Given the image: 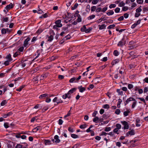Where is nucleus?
I'll return each instance as SVG.
<instances>
[{
    "instance_id": "obj_42",
    "label": "nucleus",
    "mask_w": 148,
    "mask_h": 148,
    "mask_svg": "<svg viewBox=\"0 0 148 148\" xmlns=\"http://www.w3.org/2000/svg\"><path fill=\"white\" fill-rule=\"evenodd\" d=\"M102 108L105 109H108L110 107L108 104H106L103 105L102 106Z\"/></svg>"
},
{
    "instance_id": "obj_46",
    "label": "nucleus",
    "mask_w": 148,
    "mask_h": 148,
    "mask_svg": "<svg viewBox=\"0 0 148 148\" xmlns=\"http://www.w3.org/2000/svg\"><path fill=\"white\" fill-rule=\"evenodd\" d=\"M141 7V6H140L139 8L136 9V12L138 13L142 11V10L140 8Z\"/></svg>"
},
{
    "instance_id": "obj_64",
    "label": "nucleus",
    "mask_w": 148,
    "mask_h": 148,
    "mask_svg": "<svg viewBox=\"0 0 148 148\" xmlns=\"http://www.w3.org/2000/svg\"><path fill=\"white\" fill-rule=\"evenodd\" d=\"M22 145L19 144H17L15 148H22Z\"/></svg>"
},
{
    "instance_id": "obj_9",
    "label": "nucleus",
    "mask_w": 148,
    "mask_h": 148,
    "mask_svg": "<svg viewBox=\"0 0 148 148\" xmlns=\"http://www.w3.org/2000/svg\"><path fill=\"white\" fill-rule=\"evenodd\" d=\"M1 20L3 23L7 22L9 21V18L7 17L3 16Z\"/></svg>"
},
{
    "instance_id": "obj_37",
    "label": "nucleus",
    "mask_w": 148,
    "mask_h": 148,
    "mask_svg": "<svg viewBox=\"0 0 148 148\" xmlns=\"http://www.w3.org/2000/svg\"><path fill=\"white\" fill-rule=\"evenodd\" d=\"M71 38L70 35H68L64 38V40H66L68 39H70Z\"/></svg>"
},
{
    "instance_id": "obj_60",
    "label": "nucleus",
    "mask_w": 148,
    "mask_h": 148,
    "mask_svg": "<svg viewBox=\"0 0 148 148\" xmlns=\"http://www.w3.org/2000/svg\"><path fill=\"white\" fill-rule=\"evenodd\" d=\"M108 9V8L107 7L105 6L104 8H103L102 9H101V12H104L105 11H106Z\"/></svg>"
},
{
    "instance_id": "obj_7",
    "label": "nucleus",
    "mask_w": 148,
    "mask_h": 148,
    "mask_svg": "<svg viewBox=\"0 0 148 148\" xmlns=\"http://www.w3.org/2000/svg\"><path fill=\"white\" fill-rule=\"evenodd\" d=\"M121 122L122 124L124 126L123 127V129L124 130H127L129 128V126L127 122L124 121H121Z\"/></svg>"
},
{
    "instance_id": "obj_34",
    "label": "nucleus",
    "mask_w": 148,
    "mask_h": 148,
    "mask_svg": "<svg viewBox=\"0 0 148 148\" xmlns=\"http://www.w3.org/2000/svg\"><path fill=\"white\" fill-rule=\"evenodd\" d=\"M20 55V53L18 51H16L14 53L13 55V57L14 58H16L17 56H18Z\"/></svg>"
},
{
    "instance_id": "obj_8",
    "label": "nucleus",
    "mask_w": 148,
    "mask_h": 148,
    "mask_svg": "<svg viewBox=\"0 0 148 148\" xmlns=\"http://www.w3.org/2000/svg\"><path fill=\"white\" fill-rule=\"evenodd\" d=\"M13 114V112L12 111H10L7 112L6 114H3L2 116L3 118H6L8 117L11 116Z\"/></svg>"
},
{
    "instance_id": "obj_62",
    "label": "nucleus",
    "mask_w": 148,
    "mask_h": 148,
    "mask_svg": "<svg viewBox=\"0 0 148 148\" xmlns=\"http://www.w3.org/2000/svg\"><path fill=\"white\" fill-rule=\"evenodd\" d=\"M49 13H46L43 15V17L44 18H46L49 16Z\"/></svg>"
},
{
    "instance_id": "obj_32",
    "label": "nucleus",
    "mask_w": 148,
    "mask_h": 148,
    "mask_svg": "<svg viewBox=\"0 0 148 148\" xmlns=\"http://www.w3.org/2000/svg\"><path fill=\"white\" fill-rule=\"evenodd\" d=\"M95 16V15L93 14L88 16L87 18V19L88 20H90L94 18Z\"/></svg>"
},
{
    "instance_id": "obj_36",
    "label": "nucleus",
    "mask_w": 148,
    "mask_h": 148,
    "mask_svg": "<svg viewBox=\"0 0 148 148\" xmlns=\"http://www.w3.org/2000/svg\"><path fill=\"white\" fill-rule=\"evenodd\" d=\"M24 47H25L23 46L21 47L18 49V51L21 52H23L24 49Z\"/></svg>"
},
{
    "instance_id": "obj_24",
    "label": "nucleus",
    "mask_w": 148,
    "mask_h": 148,
    "mask_svg": "<svg viewBox=\"0 0 148 148\" xmlns=\"http://www.w3.org/2000/svg\"><path fill=\"white\" fill-rule=\"evenodd\" d=\"M99 29L100 30L105 29L106 28V26L105 24H102L101 25H99Z\"/></svg>"
},
{
    "instance_id": "obj_25",
    "label": "nucleus",
    "mask_w": 148,
    "mask_h": 148,
    "mask_svg": "<svg viewBox=\"0 0 148 148\" xmlns=\"http://www.w3.org/2000/svg\"><path fill=\"white\" fill-rule=\"evenodd\" d=\"M119 62V59H115L112 61V64L113 65L118 63Z\"/></svg>"
},
{
    "instance_id": "obj_18",
    "label": "nucleus",
    "mask_w": 148,
    "mask_h": 148,
    "mask_svg": "<svg viewBox=\"0 0 148 148\" xmlns=\"http://www.w3.org/2000/svg\"><path fill=\"white\" fill-rule=\"evenodd\" d=\"M44 141L45 145H50L51 143V140H49L44 139Z\"/></svg>"
},
{
    "instance_id": "obj_12",
    "label": "nucleus",
    "mask_w": 148,
    "mask_h": 148,
    "mask_svg": "<svg viewBox=\"0 0 148 148\" xmlns=\"http://www.w3.org/2000/svg\"><path fill=\"white\" fill-rule=\"evenodd\" d=\"M135 101V99H134L133 98H132V97H130L128 99H127V100L125 102V105H126L129 102L131 101Z\"/></svg>"
},
{
    "instance_id": "obj_35",
    "label": "nucleus",
    "mask_w": 148,
    "mask_h": 148,
    "mask_svg": "<svg viewBox=\"0 0 148 148\" xmlns=\"http://www.w3.org/2000/svg\"><path fill=\"white\" fill-rule=\"evenodd\" d=\"M114 14V12L112 10H110V11L107 13V14L109 16L113 15Z\"/></svg>"
},
{
    "instance_id": "obj_30",
    "label": "nucleus",
    "mask_w": 148,
    "mask_h": 148,
    "mask_svg": "<svg viewBox=\"0 0 148 148\" xmlns=\"http://www.w3.org/2000/svg\"><path fill=\"white\" fill-rule=\"evenodd\" d=\"M78 5V4H77V3H75V4L73 6H72L71 7V9L72 10H75L77 8Z\"/></svg>"
},
{
    "instance_id": "obj_22",
    "label": "nucleus",
    "mask_w": 148,
    "mask_h": 148,
    "mask_svg": "<svg viewBox=\"0 0 148 148\" xmlns=\"http://www.w3.org/2000/svg\"><path fill=\"white\" fill-rule=\"evenodd\" d=\"M8 103V100H3L1 103L0 105L1 106H4L5 104Z\"/></svg>"
},
{
    "instance_id": "obj_28",
    "label": "nucleus",
    "mask_w": 148,
    "mask_h": 148,
    "mask_svg": "<svg viewBox=\"0 0 148 148\" xmlns=\"http://www.w3.org/2000/svg\"><path fill=\"white\" fill-rule=\"evenodd\" d=\"M11 61H9L8 60H7L5 61L4 63V64L5 66H7L8 65L11 63Z\"/></svg>"
},
{
    "instance_id": "obj_3",
    "label": "nucleus",
    "mask_w": 148,
    "mask_h": 148,
    "mask_svg": "<svg viewBox=\"0 0 148 148\" xmlns=\"http://www.w3.org/2000/svg\"><path fill=\"white\" fill-rule=\"evenodd\" d=\"M53 103H56V104H55V106L57 105L60 103H62L63 102V101L61 99H59L57 97H55L53 100Z\"/></svg>"
},
{
    "instance_id": "obj_47",
    "label": "nucleus",
    "mask_w": 148,
    "mask_h": 148,
    "mask_svg": "<svg viewBox=\"0 0 148 148\" xmlns=\"http://www.w3.org/2000/svg\"><path fill=\"white\" fill-rule=\"evenodd\" d=\"M71 114V110H70L68 112L67 114L66 115H65L64 117V119H65L66 117L69 116Z\"/></svg>"
},
{
    "instance_id": "obj_23",
    "label": "nucleus",
    "mask_w": 148,
    "mask_h": 148,
    "mask_svg": "<svg viewBox=\"0 0 148 148\" xmlns=\"http://www.w3.org/2000/svg\"><path fill=\"white\" fill-rule=\"evenodd\" d=\"M38 76H37L34 78L33 79V81L35 84H37L38 83Z\"/></svg>"
},
{
    "instance_id": "obj_40",
    "label": "nucleus",
    "mask_w": 148,
    "mask_h": 148,
    "mask_svg": "<svg viewBox=\"0 0 148 148\" xmlns=\"http://www.w3.org/2000/svg\"><path fill=\"white\" fill-rule=\"evenodd\" d=\"M99 119V118L97 116H95V118H94L93 119V121L94 122L97 123Z\"/></svg>"
},
{
    "instance_id": "obj_45",
    "label": "nucleus",
    "mask_w": 148,
    "mask_h": 148,
    "mask_svg": "<svg viewBox=\"0 0 148 148\" xmlns=\"http://www.w3.org/2000/svg\"><path fill=\"white\" fill-rule=\"evenodd\" d=\"M116 128L119 130L121 128V125L119 124H117L116 125Z\"/></svg>"
},
{
    "instance_id": "obj_15",
    "label": "nucleus",
    "mask_w": 148,
    "mask_h": 148,
    "mask_svg": "<svg viewBox=\"0 0 148 148\" xmlns=\"http://www.w3.org/2000/svg\"><path fill=\"white\" fill-rule=\"evenodd\" d=\"M92 29V27H89L87 29L86 26L84 25V32H85L86 33L90 32Z\"/></svg>"
},
{
    "instance_id": "obj_11",
    "label": "nucleus",
    "mask_w": 148,
    "mask_h": 148,
    "mask_svg": "<svg viewBox=\"0 0 148 148\" xmlns=\"http://www.w3.org/2000/svg\"><path fill=\"white\" fill-rule=\"evenodd\" d=\"M135 132L134 130H132L130 131H129L126 134V136H128L129 135L131 136L135 134Z\"/></svg>"
},
{
    "instance_id": "obj_49",
    "label": "nucleus",
    "mask_w": 148,
    "mask_h": 148,
    "mask_svg": "<svg viewBox=\"0 0 148 148\" xmlns=\"http://www.w3.org/2000/svg\"><path fill=\"white\" fill-rule=\"evenodd\" d=\"M116 6V5L115 4H110L109 6V7L110 9H111L113 8H115Z\"/></svg>"
},
{
    "instance_id": "obj_2",
    "label": "nucleus",
    "mask_w": 148,
    "mask_h": 148,
    "mask_svg": "<svg viewBox=\"0 0 148 148\" xmlns=\"http://www.w3.org/2000/svg\"><path fill=\"white\" fill-rule=\"evenodd\" d=\"M14 6V5L11 3L9 5H6L5 8V9L3 10V11L5 14H6L7 12H8L10 10L13 8Z\"/></svg>"
},
{
    "instance_id": "obj_54",
    "label": "nucleus",
    "mask_w": 148,
    "mask_h": 148,
    "mask_svg": "<svg viewBox=\"0 0 148 148\" xmlns=\"http://www.w3.org/2000/svg\"><path fill=\"white\" fill-rule=\"evenodd\" d=\"M119 129L115 128L113 132L114 133H115L117 134H119Z\"/></svg>"
},
{
    "instance_id": "obj_61",
    "label": "nucleus",
    "mask_w": 148,
    "mask_h": 148,
    "mask_svg": "<svg viewBox=\"0 0 148 148\" xmlns=\"http://www.w3.org/2000/svg\"><path fill=\"white\" fill-rule=\"evenodd\" d=\"M63 122V121L62 119H60L58 120V124L60 125H62V124Z\"/></svg>"
},
{
    "instance_id": "obj_52",
    "label": "nucleus",
    "mask_w": 148,
    "mask_h": 148,
    "mask_svg": "<svg viewBox=\"0 0 148 148\" xmlns=\"http://www.w3.org/2000/svg\"><path fill=\"white\" fill-rule=\"evenodd\" d=\"M125 5V3L123 1L121 2L119 4V7H123Z\"/></svg>"
},
{
    "instance_id": "obj_43",
    "label": "nucleus",
    "mask_w": 148,
    "mask_h": 148,
    "mask_svg": "<svg viewBox=\"0 0 148 148\" xmlns=\"http://www.w3.org/2000/svg\"><path fill=\"white\" fill-rule=\"evenodd\" d=\"M1 33L2 34H6L7 33L6 29L5 28H3L1 30Z\"/></svg>"
},
{
    "instance_id": "obj_17",
    "label": "nucleus",
    "mask_w": 148,
    "mask_h": 148,
    "mask_svg": "<svg viewBox=\"0 0 148 148\" xmlns=\"http://www.w3.org/2000/svg\"><path fill=\"white\" fill-rule=\"evenodd\" d=\"M54 139L56 140L55 142L56 143H59L60 142V140L59 139V136L57 135L55 136L54 137Z\"/></svg>"
},
{
    "instance_id": "obj_53",
    "label": "nucleus",
    "mask_w": 148,
    "mask_h": 148,
    "mask_svg": "<svg viewBox=\"0 0 148 148\" xmlns=\"http://www.w3.org/2000/svg\"><path fill=\"white\" fill-rule=\"evenodd\" d=\"M115 25L114 24L110 25L108 26L107 28L108 29H111L113 28L114 27H115Z\"/></svg>"
},
{
    "instance_id": "obj_58",
    "label": "nucleus",
    "mask_w": 148,
    "mask_h": 148,
    "mask_svg": "<svg viewBox=\"0 0 148 148\" xmlns=\"http://www.w3.org/2000/svg\"><path fill=\"white\" fill-rule=\"evenodd\" d=\"M134 101L133 102L132 105V108H134L135 106H136V101Z\"/></svg>"
},
{
    "instance_id": "obj_19",
    "label": "nucleus",
    "mask_w": 148,
    "mask_h": 148,
    "mask_svg": "<svg viewBox=\"0 0 148 148\" xmlns=\"http://www.w3.org/2000/svg\"><path fill=\"white\" fill-rule=\"evenodd\" d=\"M48 94L47 93H45L40 95L39 97V98L40 99H42L45 98V97H48Z\"/></svg>"
},
{
    "instance_id": "obj_63",
    "label": "nucleus",
    "mask_w": 148,
    "mask_h": 148,
    "mask_svg": "<svg viewBox=\"0 0 148 148\" xmlns=\"http://www.w3.org/2000/svg\"><path fill=\"white\" fill-rule=\"evenodd\" d=\"M128 9V7L127 6H123L122 8V10L123 11H126Z\"/></svg>"
},
{
    "instance_id": "obj_5",
    "label": "nucleus",
    "mask_w": 148,
    "mask_h": 148,
    "mask_svg": "<svg viewBox=\"0 0 148 148\" xmlns=\"http://www.w3.org/2000/svg\"><path fill=\"white\" fill-rule=\"evenodd\" d=\"M81 76L79 75L78 77H73L71 78L69 81L70 83H75L78 82L79 80L81 79Z\"/></svg>"
},
{
    "instance_id": "obj_16",
    "label": "nucleus",
    "mask_w": 148,
    "mask_h": 148,
    "mask_svg": "<svg viewBox=\"0 0 148 148\" xmlns=\"http://www.w3.org/2000/svg\"><path fill=\"white\" fill-rule=\"evenodd\" d=\"M5 58L10 61H12L13 60L12 58L11 57V56L10 53L8 54L6 56Z\"/></svg>"
},
{
    "instance_id": "obj_39",
    "label": "nucleus",
    "mask_w": 148,
    "mask_h": 148,
    "mask_svg": "<svg viewBox=\"0 0 148 148\" xmlns=\"http://www.w3.org/2000/svg\"><path fill=\"white\" fill-rule=\"evenodd\" d=\"M130 111L128 110L127 111L124 112L123 113V114L125 116H127L128 115V114L130 113Z\"/></svg>"
},
{
    "instance_id": "obj_41",
    "label": "nucleus",
    "mask_w": 148,
    "mask_h": 148,
    "mask_svg": "<svg viewBox=\"0 0 148 148\" xmlns=\"http://www.w3.org/2000/svg\"><path fill=\"white\" fill-rule=\"evenodd\" d=\"M71 136L73 138H78V135L75 134H71Z\"/></svg>"
},
{
    "instance_id": "obj_55",
    "label": "nucleus",
    "mask_w": 148,
    "mask_h": 148,
    "mask_svg": "<svg viewBox=\"0 0 148 148\" xmlns=\"http://www.w3.org/2000/svg\"><path fill=\"white\" fill-rule=\"evenodd\" d=\"M96 9V7L95 6H93L91 7V12H94Z\"/></svg>"
},
{
    "instance_id": "obj_50",
    "label": "nucleus",
    "mask_w": 148,
    "mask_h": 148,
    "mask_svg": "<svg viewBox=\"0 0 148 148\" xmlns=\"http://www.w3.org/2000/svg\"><path fill=\"white\" fill-rule=\"evenodd\" d=\"M94 86L92 84H90L89 87L87 88V89L88 90H90V88L92 89L94 88Z\"/></svg>"
},
{
    "instance_id": "obj_33",
    "label": "nucleus",
    "mask_w": 148,
    "mask_h": 148,
    "mask_svg": "<svg viewBox=\"0 0 148 148\" xmlns=\"http://www.w3.org/2000/svg\"><path fill=\"white\" fill-rule=\"evenodd\" d=\"M116 92H118L119 95H123V92L122 91H120V89H117L116 90Z\"/></svg>"
},
{
    "instance_id": "obj_4",
    "label": "nucleus",
    "mask_w": 148,
    "mask_h": 148,
    "mask_svg": "<svg viewBox=\"0 0 148 148\" xmlns=\"http://www.w3.org/2000/svg\"><path fill=\"white\" fill-rule=\"evenodd\" d=\"M30 40V38L28 36L24 41L23 43V46L25 48H27L28 47L30 44H29V42Z\"/></svg>"
},
{
    "instance_id": "obj_38",
    "label": "nucleus",
    "mask_w": 148,
    "mask_h": 148,
    "mask_svg": "<svg viewBox=\"0 0 148 148\" xmlns=\"http://www.w3.org/2000/svg\"><path fill=\"white\" fill-rule=\"evenodd\" d=\"M9 124L7 122H5L4 123L3 125L5 128L6 129L8 128L9 127Z\"/></svg>"
},
{
    "instance_id": "obj_56",
    "label": "nucleus",
    "mask_w": 148,
    "mask_h": 148,
    "mask_svg": "<svg viewBox=\"0 0 148 148\" xmlns=\"http://www.w3.org/2000/svg\"><path fill=\"white\" fill-rule=\"evenodd\" d=\"M86 11L87 12H89L90 11V6L89 5H87L86 7Z\"/></svg>"
},
{
    "instance_id": "obj_57",
    "label": "nucleus",
    "mask_w": 148,
    "mask_h": 148,
    "mask_svg": "<svg viewBox=\"0 0 148 148\" xmlns=\"http://www.w3.org/2000/svg\"><path fill=\"white\" fill-rule=\"evenodd\" d=\"M78 88L80 92H83V87H82V86L78 87Z\"/></svg>"
},
{
    "instance_id": "obj_6",
    "label": "nucleus",
    "mask_w": 148,
    "mask_h": 148,
    "mask_svg": "<svg viewBox=\"0 0 148 148\" xmlns=\"http://www.w3.org/2000/svg\"><path fill=\"white\" fill-rule=\"evenodd\" d=\"M126 41L125 40L124 38H123L119 42L117 46L119 47H122L126 44Z\"/></svg>"
},
{
    "instance_id": "obj_1",
    "label": "nucleus",
    "mask_w": 148,
    "mask_h": 148,
    "mask_svg": "<svg viewBox=\"0 0 148 148\" xmlns=\"http://www.w3.org/2000/svg\"><path fill=\"white\" fill-rule=\"evenodd\" d=\"M61 22V21L60 20H58L56 21L55 22L56 25L53 26V29L56 30L57 31H58L59 29L58 28V27H61L62 26V25Z\"/></svg>"
},
{
    "instance_id": "obj_59",
    "label": "nucleus",
    "mask_w": 148,
    "mask_h": 148,
    "mask_svg": "<svg viewBox=\"0 0 148 148\" xmlns=\"http://www.w3.org/2000/svg\"><path fill=\"white\" fill-rule=\"evenodd\" d=\"M120 10V8H116L115 9L114 11L116 13H118L119 12Z\"/></svg>"
},
{
    "instance_id": "obj_48",
    "label": "nucleus",
    "mask_w": 148,
    "mask_h": 148,
    "mask_svg": "<svg viewBox=\"0 0 148 148\" xmlns=\"http://www.w3.org/2000/svg\"><path fill=\"white\" fill-rule=\"evenodd\" d=\"M114 55L115 56H117L119 55V52L117 50H115L113 52Z\"/></svg>"
},
{
    "instance_id": "obj_51",
    "label": "nucleus",
    "mask_w": 148,
    "mask_h": 148,
    "mask_svg": "<svg viewBox=\"0 0 148 148\" xmlns=\"http://www.w3.org/2000/svg\"><path fill=\"white\" fill-rule=\"evenodd\" d=\"M37 37L34 36L33 38L31 40V42H34L36 41L37 40Z\"/></svg>"
},
{
    "instance_id": "obj_27",
    "label": "nucleus",
    "mask_w": 148,
    "mask_h": 148,
    "mask_svg": "<svg viewBox=\"0 0 148 148\" xmlns=\"http://www.w3.org/2000/svg\"><path fill=\"white\" fill-rule=\"evenodd\" d=\"M25 85H23L22 86H20L19 88L18 89H16V91L20 92L21 91L22 89L25 87Z\"/></svg>"
},
{
    "instance_id": "obj_20",
    "label": "nucleus",
    "mask_w": 148,
    "mask_h": 148,
    "mask_svg": "<svg viewBox=\"0 0 148 148\" xmlns=\"http://www.w3.org/2000/svg\"><path fill=\"white\" fill-rule=\"evenodd\" d=\"M36 53H37V56L33 60V61L35 60L36 58H37L38 57H39V56L40 55V50L38 49V50L36 52Z\"/></svg>"
},
{
    "instance_id": "obj_13",
    "label": "nucleus",
    "mask_w": 148,
    "mask_h": 148,
    "mask_svg": "<svg viewBox=\"0 0 148 148\" xmlns=\"http://www.w3.org/2000/svg\"><path fill=\"white\" fill-rule=\"evenodd\" d=\"M17 138H21L22 139H25L26 138V136L25 135H21V134H18L15 136Z\"/></svg>"
},
{
    "instance_id": "obj_44",
    "label": "nucleus",
    "mask_w": 148,
    "mask_h": 148,
    "mask_svg": "<svg viewBox=\"0 0 148 148\" xmlns=\"http://www.w3.org/2000/svg\"><path fill=\"white\" fill-rule=\"evenodd\" d=\"M37 118V116H36L34 117H33L31 120L30 122L31 123L34 122L35 121L36 119V118Z\"/></svg>"
},
{
    "instance_id": "obj_31",
    "label": "nucleus",
    "mask_w": 148,
    "mask_h": 148,
    "mask_svg": "<svg viewBox=\"0 0 148 148\" xmlns=\"http://www.w3.org/2000/svg\"><path fill=\"white\" fill-rule=\"evenodd\" d=\"M27 65L24 61V59H23L21 61V65L23 67H25Z\"/></svg>"
},
{
    "instance_id": "obj_26",
    "label": "nucleus",
    "mask_w": 148,
    "mask_h": 148,
    "mask_svg": "<svg viewBox=\"0 0 148 148\" xmlns=\"http://www.w3.org/2000/svg\"><path fill=\"white\" fill-rule=\"evenodd\" d=\"M42 129V127L40 126H38L34 128V130H36L35 132H37L38 131H40Z\"/></svg>"
},
{
    "instance_id": "obj_14",
    "label": "nucleus",
    "mask_w": 148,
    "mask_h": 148,
    "mask_svg": "<svg viewBox=\"0 0 148 148\" xmlns=\"http://www.w3.org/2000/svg\"><path fill=\"white\" fill-rule=\"evenodd\" d=\"M24 61L25 62L26 64L28 66H29L32 64V62L34 61H33V60H30L29 59L25 60V59H24Z\"/></svg>"
},
{
    "instance_id": "obj_29",
    "label": "nucleus",
    "mask_w": 148,
    "mask_h": 148,
    "mask_svg": "<svg viewBox=\"0 0 148 148\" xmlns=\"http://www.w3.org/2000/svg\"><path fill=\"white\" fill-rule=\"evenodd\" d=\"M77 88H73L71 90H70L69 91V92H70L72 94L74 92H75L77 90Z\"/></svg>"
},
{
    "instance_id": "obj_10",
    "label": "nucleus",
    "mask_w": 148,
    "mask_h": 148,
    "mask_svg": "<svg viewBox=\"0 0 148 148\" xmlns=\"http://www.w3.org/2000/svg\"><path fill=\"white\" fill-rule=\"evenodd\" d=\"M48 74L47 73H43L40 76V80H42L46 78L48 76Z\"/></svg>"
},
{
    "instance_id": "obj_21",
    "label": "nucleus",
    "mask_w": 148,
    "mask_h": 148,
    "mask_svg": "<svg viewBox=\"0 0 148 148\" xmlns=\"http://www.w3.org/2000/svg\"><path fill=\"white\" fill-rule=\"evenodd\" d=\"M53 36L52 35H50L49 36H48L47 40L48 42H51L52 41V40H53Z\"/></svg>"
}]
</instances>
